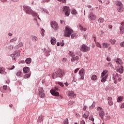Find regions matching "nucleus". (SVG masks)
I'll return each mask as SVG.
<instances>
[{
  "instance_id": "57",
  "label": "nucleus",
  "mask_w": 124,
  "mask_h": 124,
  "mask_svg": "<svg viewBox=\"0 0 124 124\" xmlns=\"http://www.w3.org/2000/svg\"><path fill=\"white\" fill-rule=\"evenodd\" d=\"M39 120H41V121H43V117L42 116H40Z\"/></svg>"
},
{
  "instance_id": "48",
  "label": "nucleus",
  "mask_w": 124,
  "mask_h": 124,
  "mask_svg": "<svg viewBox=\"0 0 124 124\" xmlns=\"http://www.w3.org/2000/svg\"><path fill=\"white\" fill-rule=\"evenodd\" d=\"M14 68H15V66L13 65L11 68H9L8 69L9 70H12V69H14Z\"/></svg>"
},
{
  "instance_id": "50",
  "label": "nucleus",
  "mask_w": 124,
  "mask_h": 124,
  "mask_svg": "<svg viewBox=\"0 0 124 124\" xmlns=\"http://www.w3.org/2000/svg\"><path fill=\"white\" fill-rule=\"evenodd\" d=\"M67 61V59L65 58H64L62 59V61L63 62H66Z\"/></svg>"
},
{
  "instance_id": "36",
  "label": "nucleus",
  "mask_w": 124,
  "mask_h": 124,
  "mask_svg": "<svg viewBox=\"0 0 124 124\" xmlns=\"http://www.w3.org/2000/svg\"><path fill=\"white\" fill-rule=\"evenodd\" d=\"M32 40H35V41H37L38 40V38L35 36H32Z\"/></svg>"
},
{
  "instance_id": "19",
  "label": "nucleus",
  "mask_w": 124,
  "mask_h": 124,
  "mask_svg": "<svg viewBox=\"0 0 124 124\" xmlns=\"http://www.w3.org/2000/svg\"><path fill=\"white\" fill-rule=\"evenodd\" d=\"M102 46H103V48H106L107 49V48H108L109 47V46L110 45V44L107 43H103L102 44Z\"/></svg>"
},
{
  "instance_id": "34",
  "label": "nucleus",
  "mask_w": 124,
  "mask_h": 124,
  "mask_svg": "<svg viewBox=\"0 0 124 124\" xmlns=\"http://www.w3.org/2000/svg\"><path fill=\"white\" fill-rule=\"evenodd\" d=\"M95 107V103H93L92 105L89 107L90 109H93Z\"/></svg>"
},
{
  "instance_id": "56",
  "label": "nucleus",
  "mask_w": 124,
  "mask_h": 124,
  "mask_svg": "<svg viewBox=\"0 0 124 124\" xmlns=\"http://www.w3.org/2000/svg\"><path fill=\"white\" fill-rule=\"evenodd\" d=\"M107 61L108 62H111V58H110V57H107Z\"/></svg>"
},
{
  "instance_id": "7",
  "label": "nucleus",
  "mask_w": 124,
  "mask_h": 124,
  "mask_svg": "<svg viewBox=\"0 0 124 124\" xmlns=\"http://www.w3.org/2000/svg\"><path fill=\"white\" fill-rule=\"evenodd\" d=\"M97 111L99 113V116L101 117V119L103 120V117H104V111L102 108L98 107L97 108Z\"/></svg>"
},
{
  "instance_id": "53",
  "label": "nucleus",
  "mask_w": 124,
  "mask_h": 124,
  "mask_svg": "<svg viewBox=\"0 0 124 124\" xmlns=\"http://www.w3.org/2000/svg\"><path fill=\"white\" fill-rule=\"evenodd\" d=\"M69 55H70V56H73V52H72V51H69Z\"/></svg>"
},
{
  "instance_id": "5",
  "label": "nucleus",
  "mask_w": 124,
  "mask_h": 124,
  "mask_svg": "<svg viewBox=\"0 0 124 124\" xmlns=\"http://www.w3.org/2000/svg\"><path fill=\"white\" fill-rule=\"evenodd\" d=\"M88 19L89 21L92 22V21H94L96 20V16L93 13H90L88 15Z\"/></svg>"
},
{
  "instance_id": "29",
  "label": "nucleus",
  "mask_w": 124,
  "mask_h": 124,
  "mask_svg": "<svg viewBox=\"0 0 124 124\" xmlns=\"http://www.w3.org/2000/svg\"><path fill=\"white\" fill-rule=\"evenodd\" d=\"M79 29L80 30V31H87V28H83L82 27V26L80 25L78 26Z\"/></svg>"
},
{
  "instance_id": "21",
  "label": "nucleus",
  "mask_w": 124,
  "mask_h": 124,
  "mask_svg": "<svg viewBox=\"0 0 124 124\" xmlns=\"http://www.w3.org/2000/svg\"><path fill=\"white\" fill-rule=\"evenodd\" d=\"M68 94L71 97H74V96H76V94L74 93V92L73 91H70L68 93Z\"/></svg>"
},
{
  "instance_id": "59",
  "label": "nucleus",
  "mask_w": 124,
  "mask_h": 124,
  "mask_svg": "<svg viewBox=\"0 0 124 124\" xmlns=\"http://www.w3.org/2000/svg\"><path fill=\"white\" fill-rule=\"evenodd\" d=\"M79 70V68H77L75 70V73H77V72H78Z\"/></svg>"
},
{
  "instance_id": "52",
  "label": "nucleus",
  "mask_w": 124,
  "mask_h": 124,
  "mask_svg": "<svg viewBox=\"0 0 124 124\" xmlns=\"http://www.w3.org/2000/svg\"><path fill=\"white\" fill-rule=\"evenodd\" d=\"M3 90H4V91H6V90H7V86H3Z\"/></svg>"
},
{
  "instance_id": "43",
  "label": "nucleus",
  "mask_w": 124,
  "mask_h": 124,
  "mask_svg": "<svg viewBox=\"0 0 124 124\" xmlns=\"http://www.w3.org/2000/svg\"><path fill=\"white\" fill-rule=\"evenodd\" d=\"M63 124H68V119L66 118L63 122Z\"/></svg>"
},
{
  "instance_id": "16",
  "label": "nucleus",
  "mask_w": 124,
  "mask_h": 124,
  "mask_svg": "<svg viewBox=\"0 0 124 124\" xmlns=\"http://www.w3.org/2000/svg\"><path fill=\"white\" fill-rule=\"evenodd\" d=\"M108 104L110 106H112L113 105V98L111 97H108Z\"/></svg>"
},
{
  "instance_id": "25",
  "label": "nucleus",
  "mask_w": 124,
  "mask_h": 124,
  "mask_svg": "<svg viewBox=\"0 0 124 124\" xmlns=\"http://www.w3.org/2000/svg\"><path fill=\"white\" fill-rule=\"evenodd\" d=\"M25 62L28 64H30L31 62V59L30 58H27L25 60Z\"/></svg>"
},
{
  "instance_id": "22",
  "label": "nucleus",
  "mask_w": 124,
  "mask_h": 124,
  "mask_svg": "<svg viewBox=\"0 0 124 124\" xmlns=\"http://www.w3.org/2000/svg\"><path fill=\"white\" fill-rule=\"evenodd\" d=\"M108 77V75H106L105 77H103V78H102V79H101V82L102 83H105V82H106V79H107Z\"/></svg>"
},
{
  "instance_id": "58",
  "label": "nucleus",
  "mask_w": 124,
  "mask_h": 124,
  "mask_svg": "<svg viewBox=\"0 0 124 124\" xmlns=\"http://www.w3.org/2000/svg\"><path fill=\"white\" fill-rule=\"evenodd\" d=\"M83 109L84 110V111H86V110H87V106H84V107H83Z\"/></svg>"
},
{
  "instance_id": "38",
  "label": "nucleus",
  "mask_w": 124,
  "mask_h": 124,
  "mask_svg": "<svg viewBox=\"0 0 124 124\" xmlns=\"http://www.w3.org/2000/svg\"><path fill=\"white\" fill-rule=\"evenodd\" d=\"M89 119L90 121H92V122H93L94 121V119L93 118V115H91L89 117Z\"/></svg>"
},
{
  "instance_id": "61",
  "label": "nucleus",
  "mask_w": 124,
  "mask_h": 124,
  "mask_svg": "<svg viewBox=\"0 0 124 124\" xmlns=\"http://www.w3.org/2000/svg\"><path fill=\"white\" fill-rule=\"evenodd\" d=\"M64 85H65V86L67 87L68 86L69 84L67 83V81H66V82L64 83Z\"/></svg>"
},
{
  "instance_id": "23",
  "label": "nucleus",
  "mask_w": 124,
  "mask_h": 124,
  "mask_svg": "<svg viewBox=\"0 0 124 124\" xmlns=\"http://www.w3.org/2000/svg\"><path fill=\"white\" fill-rule=\"evenodd\" d=\"M108 72V70L103 71L102 73L101 76V77L103 78L105 76H106V74H107Z\"/></svg>"
},
{
  "instance_id": "62",
  "label": "nucleus",
  "mask_w": 124,
  "mask_h": 124,
  "mask_svg": "<svg viewBox=\"0 0 124 124\" xmlns=\"http://www.w3.org/2000/svg\"><path fill=\"white\" fill-rule=\"evenodd\" d=\"M108 66H109L110 67H111L112 66V63L111 62H109L108 63Z\"/></svg>"
},
{
  "instance_id": "24",
  "label": "nucleus",
  "mask_w": 124,
  "mask_h": 124,
  "mask_svg": "<svg viewBox=\"0 0 124 124\" xmlns=\"http://www.w3.org/2000/svg\"><path fill=\"white\" fill-rule=\"evenodd\" d=\"M89 116H90L89 112H88L87 114H86V113H84L82 115V118H84L85 120H88V119H89Z\"/></svg>"
},
{
  "instance_id": "35",
  "label": "nucleus",
  "mask_w": 124,
  "mask_h": 124,
  "mask_svg": "<svg viewBox=\"0 0 124 124\" xmlns=\"http://www.w3.org/2000/svg\"><path fill=\"white\" fill-rule=\"evenodd\" d=\"M0 73L1 74L4 73V68L2 67H0Z\"/></svg>"
},
{
  "instance_id": "8",
  "label": "nucleus",
  "mask_w": 124,
  "mask_h": 124,
  "mask_svg": "<svg viewBox=\"0 0 124 124\" xmlns=\"http://www.w3.org/2000/svg\"><path fill=\"white\" fill-rule=\"evenodd\" d=\"M56 77H60V78L63 76V71L62 70L59 69L55 72Z\"/></svg>"
},
{
  "instance_id": "46",
  "label": "nucleus",
  "mask_w": 124,
  "mask_h": 124,
  "mask_svg": "<svg viewBox=\"0 0 124 124\" xmlns=\"http://www.w3.org/2000/svg\"><path fill=\"white\" fill-rule=\"evenodd\" d=\"M16 40H17V38L15 37L10 40V42H14V41H16Z\"/></svg>"
},
{
  "instance_id": "44",
  "label": "nucleus",
  "mask_w": 124,
  "mask_h": 124,
  "mask_svg": "<svg viewBox=\"0 0 124 124\" xmlns=\"http://www.w3.org/2000/svg\"><path fill=\"white\" fill-rule=\"evenodd\" d=\"M24 45V43L20 42L18 45L17 47H22Z\"/></svg>"
},
{
  "instance_id": "37",
  "label": "nucleus",
  "mask_w": 124,
  "mask_h": 124,
  "mask_svg": "<svg viewBox=\"0 0 124 124\" xmlns=\"http://www.w3.org/2000/svg\"><path fill=\"white\" fill-rule=\"evenodd\" d=\"M29 77H31V74H27L24 75V78L25 79H27V78H29Z\"/></svg>"
},
{
  "instance_id": "6",
  "label": "nucleus",
  "mask_w": 124,
  "mask_h": 124,
  "mask_svg": "<svg viewBox=\"0 0 124 124\" xmlns=\"http://www.w3.org/2000/svg\"><path fill=\"white\" fill-rule=\"evenodd\" d=\"M50 25L51 26V28H52L54 31H57L58 30V29H59V25H58V23L56 21H51Z\"/></svg>"
},
{
  "instance_id": "63",
  "label": "nucleus",
  "mask_w": 124,
  "mask_h": 124,
  "mask_svg": "<svg viewBox=\"0 0 124 124\" xmlns=\"http://www.w3.org/2000/svg\"><path fill=\"white\" fill-rule=\"evenodd\" d=\"M113 28V26L111 25H108V29H112Z\"/></svg>"
},
{
  "instance_id": "28",
  "label": "nucleus",
  "mask_w": 124,
  "mask_h": 124,
  "mask_svg": "<svg viewBox=\"0 0 124 124\" xmlns=\"http://www.w3.org/2000/svg\"><path fill=\"white\" fill-rule=\"evenodd\" d=\"M120 33L121 34H124V27H120Z\"/></svg>"
},
{
  "instance_id": "64",
  "label": "nucleus",
  "mask_w": 124,
  "mask_h": 124,
  "mask_svg": "<svg viewBox=\"0 0 124 124\" xmlns=\"http://www.w3.org/2000/svg\"><path fill=\"white\" fill-rule=\"evenodd\" d=\"M121 108H124V104H123L121 107Z\"/></svg>"
},
{
  "instance_id": "60",
  "label": "nucleus",
  "mask_w": 124,
  "mask_h": 124,
  "mask_svg": "<svg viewBox=\"0 0 124 124\" xmlns=\"http://www.w3.org/2000/svg\"><path fill=\"white\" fill-rule=\"evenodd\" d=\"M121 25L122 26L121 27H123V28H124V21L121 22Z\"/></svg>"
},
{
  "instance_id": "17",
  "label": "nucleus",
  "mask_w": 124,
  "mask_h": 124,
  "mask_svg": "<svg viewBox=\"0 0 124 124\" xmlns=\"http://www.w3.org/2000/svg\"><path fill=\"white\" fill-rule=\"evenodd\" d=\"M50 42L52 45H55L57 43V39L55 37H51Z\"/></svg>"
},
{
  "instance_id": "11",
  "label": "nucleus",
  "mask_w": 124,
  "mask_h": 124,
  "mask_svg": "<svg viewBox=\"0 0 124 124\" xmlns=\"http://www.w3.org/2000/svg\"><path fill=\"white\" fill-rule=\"evenodd\" d=\"M63 11L65 12V15L67 16H69V14H70V10H69V8L67 6H65L63 8Z\"/></svg>"
},
{
  "instance_id": "13",
  "label": "nucleus",
  "mask_w": 124,
  "mask_h": 124,
  "mask_svg": "<svg viewBox=\"0 0 124 124\" xmlns=\"http://www.w3.org/2000/svg\"><path fill=\"white\" fill-rule=\"evenodd\" d=\"M79 75L81 77L80 79L84 80V78L85 77V69L84 68H82L79 70Z\"/></svg>"
},
{
  "instance_id": "10",
  "label": "nucleus",
  "mask_w": 124,
  "mask_h": 124,
  "mask_svg": "<svg viewBox=\"0 0 124 124\" xmlns=\"http://www.w3.org/2000/svg\"><path fill=\"white\" fill-rule=\"evenodd\" d=\"M113 82L114 84H117L118 82H120V81H121L122 78H119V76L118 75H113Z\"/></svg>"
},
{
  "instance_id": "3",
  "label": "nucleus",
  "mask_w": 124,
  "mask_h": 124,
  "mask_svg": "<svg viewBox=\"0 0 124 124\" xmlns=\"http://www.w3.org/2000/svg\"><path fill=\"white\" fill-rule=\"evenodd\" d=\"M116 5H117V11H118V12H120V13L124 12V7L122 2L117 1Z\"/></svg>"
},
{
  "instance_id": "26",
  "label": "nucleus",
  "mask_w": 124,
  "mask_h": 124,
  "mask_svg": "<svg viewBox=\"0 0 124 124\" xmlns=\"http://www.w3.org/2000/svg\"><path fill=\"white\" fill-rule=\"evenodd\" d=\"M104 21H105V20L102 17H100L98 20V22L99 24H102V23L104 22Z\"/></svg>"
},
{
  "instance_id": "54",
  "label": "nucleus",
  "mask_w": 124,
  "mask_h": 124,
  "mask_svg": "<svg viewBox=\"0 0 124 124\" xmlns=\"http://www.w3.org/2000/svg\"><path fill=\"white\" fill-rule=\"evenodd\" d=\"M48 1H50V0H44L42 2L43 3L44 2H48Z\"/></svg>"
},
{
  "instance_id": "41",
  "label": "nucleus",
  "mask_w": 124,
  "mask_h": 124,
  "mask_svg": "<svg viewBox=\"0 0 124 124\" xmlns=\"http://www.w3.org/2000/svg\"><path fill=\"white\" fill-rule=\"evenodd\" d=\"M45 32V30H44V29H41V35L43 36H44L45 34L44 33Z\"/></svg>"
},
{
  "instance_id": "4",
  "label": "nucleus",
  "mask_w": 124,
  "mask_h": 124,
  "mask_svg": "<svg viewBox=\"0 0 124 124\" xmlns=\"http://www.w3.org/2000/svg\"><path fill=\"white\" fill-rule=\"evenodd\" d=\"M91 50V47L87 46L86 45H82L80 47V51L83 52L84 53H86V52H90Z\"/></svg>"
},
{
  "instance_id": "51",
  "label": "nucleus",
  "mask_w": 124,
  "mask_h": 124,
  "mask_svg": "<svg viewBox=\"0 0 124 124\" xmlns=\"http://www.w3.org/2000/svg\"><path fill=\"white\" fill-rule=\"evenodd\" d=\"M58 1H62V2H63V3H65L66 2V1L65 0H58Z\"/></svg>"
},
{
  "instance_id": "30",
  "label": "nucleus",
  "mask_w": 124,
  "mask_h": 124,
  "mask_svg": "<svg viewBox=\"0 0 124 124\" xmlns=\"http://www.w3.org/2000/svg\"><path fill=\"white\" fill-rule=\"evenodd\" d=\"M13 56H17V57H19L20 56V52L17 51H15V54L14 55L13 54L11 55L12 57H13Z\"/></svg>"
},
{
  "instance_id": "40",
  "label": "nucleus",
  "mask_w": 124,
  "mask_h": 124,
  "mask_svg": "<svg viewBox=\"0 0 124 124\" xmlns=\"http://www.w3.org/2000/svg\"><path fill=\"white\" fill-rule=\"evenodd\" d=\"M96 46H97V47H98L99 48H102V47H101V45H100V43H98V42H96Z\"/></svg>"
},
{
  "instance_id": "33",
  "label": "nucleus",
  "mask_w": 124,
  "mask_h": 124,
  "mask_svg": "<svg viewBox=\"0 0 124 124\" xmlns=\"http://www.w3.org/2000/svg\"><path fill=\"white\" fill-rule=\"evenodd\" d=\"M77 33H73L71 35V37L72 39H74L75 38L77 37L78 36Z\"/></svg>"
},
{
  "instance_id": "32",
  "label": "nucleus",
  "mask_w": 124,
  "mask_h": 124,
  "mask_svg": "<svg viewBox=\"0 0 124 124\" xmlns=\"http://www.w3.org/2000/svg\"><path fill=\"white\" fill-rule=\"evenodd\" d=\"M124 99V97L122 96H119L117 99V102H121V101H122L123 100V99Z\"/></svg>"
},
{
  "instance_id": "9",
  "label": "nucleus",
  "mask_w": 124,
  "mask_h": 124,
  "mask_svg": "<svg viewBox=\"0 0 124 124\" xmlns=\"http://www.w3.org/2000/svg\"><path fill=\"white\" fill-rule=\"evenodd\" d=\"M56 91H59V88L58 87H55L54 90H50V93L52 95H55V96H59V92Z\"/></svg>"
},
{
  "instance_id": "42",
  "label": "nucleus",
  "mask_w": 124,
  "mask_h": 124,
  "mask_svg": "<svg viewBox=\"0 0 124 124\" xmlns=\"http://www.w3.org/2000/svg\"><path fill=\"white\" fill-rule=\"evenodd\" d=\"M21 75H22V72L19 71L18 72H17L16 76H21Z\"/></svg>"
},
{
  "instance_id": "39",
  "label": "nucleus",
  "mask_w": 124,
  "mask_h": 124,
  "mask_svg": "<svg viewBox=\"0 0 124 124\" xmlns=\"http://www.w3.org/2000/svg\"><path fill=\"white\" fill-rule=\"evenodd\" d=\"M71 13H72V14L76 15V14H77V11H76V10H75V9H73L71 12Z\"/></svg>"
},
{
  "instance_id": "2",
  "label": "nucleus",
  "mask_w": 124,
  "mask_h": 124,
  "mask_svg": "<svg viewBox=\"0 0 124 124\" xmlns=\"http://www.w3.org/2000/svg\"><path fill=\"white\" fill-rule=\"evenodd\" d=\"M73 33V30L68 27H65V31H64V35L66 37H70V35Z\"/></svg>"
},
{
  "instance_id": "20",
  "label": "nucleus",
  "mask_w": 124,
  "mask_h": 124,
  "mask_svg": "<svg viewBox=\"0 0 124 124\" xmlns=\"http://www.w3.org/2000/svg\"><path fill=\"white\" fill-rule=\"evenodd\" d=\"M23 70L24 73H28L30 72V68H29V67H24Z\"/></svg>"
},
{
  "instance_id": "45",
  "label": "nucleus",
  "mask_w": 124,
  "mask_h": 124,
  "mask_svg": "<svg viewBox=\"0 0 124 124\" xmlns=\"http://www.w3.org/2000/svg\"><path fill=\"white\" fill-rule=\"evenodd\" d=\"M58 84L60 85V86H61V87H63V86H64L63 83H62V82H58Z\"/></svg>"
},
{
  "instance_id": "49",
  "label": "nucleus",
  "mask_w": 124,
  "mask_h": 124,
  "mask_svg": "<svg viewBox=\"0 0 124 124\" xmlns=\"http://www.w3.org/2000/svg\"><path fill=\"white\" fill-rule=\"evenodd\" d=\"M105 120H106V121H108V120H110V116H106Z\"/></svg>"
},
{
  "instance_id": "27",
  "label": "nucleus",
  "mask_w": 124,
  "mask_h": 124,
  "mask_svg": "<svg viewBox=\"0 0 124 124\" xmlns=\"http://www.w3.org/2000/svg\"><path fill=\"white\" fill-rule=\"evenodd\" d=\"M91 79L93 81H96V80H97V76L93 75L91 77Z\"/></svg>"
},
{
  "instance_id": "12",
  "label": "nucleus",
  "mask_w": 124,
  "mask_h": 124,
  "mask_svg": "<svg viewBox=\"0 0 124 124\" xmlns=\"http://www.w3.org/2000/svg\"><path fill=\"white\" fill-rule=\"evenodd\" d=\"M38 91L39 93V96L40 97H45V94L43 93H44V90H43V88L40 87L38 89Z\"/></svg>"
},
{
  "instance_id": "1",
  "label": "nucleus",
  "mask_w": 124,
  "mask_h": 124,
  "mask_svg": "<svg viewBox=\"0 0 124 124\" xmlns=\"http://www.w3.org/2000/svg\"><path fill=\"white\" fill-rule=\"evenodd\" d=\"M24 9L26 13H27V14H31V15H32V16H38V15H37V13L32 11V10L31 9V8L28 6L24 5Z\"/></svg>"
},
{
  "instance_id": "18",
  "label": "nucleus",
  "mask_w": 124,
  "mask_h": 124,
  "mask_svg": "<svg viewBox=\"0 0 124 124\" xmlns=\"http://www.w3.org/2000/svg\"><path fill=\"white\" fill-rule=\"evenodd\" d=\"M117 72H119V73H121V74L124 73V66H121V67L119 68L117 70Z\"/></svg>"
},
{
  "instance_id": "47",
  "label": "nucleus",
  "mask_w": 124,
  "mask_h": 124,
  "mask_svg": "<svg viewBox=\"0 0 124 124\" xmlns=\"http://www.w3.org/2000/svg\"><path fill=\"white\" fill-rule=\"evenodd\" d=\"M80 124H86V123L85 122V121H84V120L81 119L80 121Z\"/></svg>"
},
{
  "instance_id": "31",
  "label": "nucleus",
  "mask_w": 124,
  "mask_h": 124,
  "mask_svg": "<svg viewBox=\"0 0 124 124\" xmlns=\"http://www.w3.org/2000/svg\"><path fill=\"white\" fill-rule=\"evenodd\" d=\"M109 42L112 44V45H114L115 43H116V40L115 39H110L109 40Z\"/></svg>"
},
{
  "instance_id": "14",
  "label": "nucleus",
  "mask_w": 124,
  "mask_h": 124,
  "mask_svg": "<svg viewBox=\"0 0 124 124\" xmlns=\"http://www.w3.org/2000/svg\"><path fill=\"white\" fill-rule=\"evenodd\" d=\"M79 60H80V58L78 55H73L71 61L72 62H78Z\"/></svg>"
},
{
  "instance_id": "55",
  "label": "nucleus",
  "mask_w": 124,
  "mask_h": 124,
  "mask_svg": "<svg viewBox=\"0 0 124 124\" xmlns=\"http://www.w3.org/2000/svg\"><path fill=\"white\" fill-rule=\"evenodd\" d=\"M120 46H121V47H124V41L120 43Z\"/></svg>"
},
{
  "instance_id": "15",
  "label": "nucleus",
  "mask_w": 124,
  "mask_h": 124,
  "mask_svg": "<svg viewBox=\"0 0 124 124\" xmlns=\"http://www.w3.org/2000/svg\"><path fill=\"white\" fill-rule=\"evenodd\" d=\"M114 62L118 64H123V60L121 58H117L114 60Z\"/></svg>"
}]
</instances>
